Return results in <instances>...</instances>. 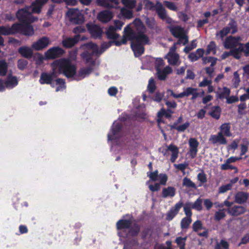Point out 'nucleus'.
<instances>
[{"label":"nucleus","instance_id":"dca6fc26","mask_svg":"<svg viewBox=\"0 0 249 249\" xmlns=\"http://www.w3.org/2000/svg\"><path fill=\"white\" fill-rule=\"evenodd\" d=\"M97 5L107 8H113L117 7L119 0H96Z\"/></svg>","mask_w":249,"mask_h":249},{"label":"nucleus","instance_id":"a878e982","mask_svg":"<svg viewBox=\"0 0 249 249\" xmlns=\"http://www.w3.org/2000/svg\"><path fill=\"white\" fill-rule=\"evenodd\" d=\"M116 31L115 28L113 26L110 25L105 33L107 38L109 39L117 40L116 39L120 37V35L116 33Z\"/></svg>","mask_w":249,"mask_h":249},{"label":"nucleus","instance_id":"c85d7f7f","mask_svg":"<svg viewBox=\"0 0 249 249\" xmlns=\"http://www.w3.org/2000/svg\"><path fill=\"white\" fill-rule=\"evenodd\" d=\"M175 194L176 189L174 187L169 186L167 188H163L162 190L161 196L163 198L173 197Z\"/></svg>","mask_w":249,"mask_h":249},{"label":"nucleus","instance_id":"ddd939ff","mask_svg":"<svg viewBox=\"0 0 249 249\" xmlns=\"http://www.w3.org/2000/svg\"><path fill=\"white\" fill-rule=\"evenodd\" d=\"M189 150L188 154L191 159H194L198 152L199 142L196 138H192L189 140Z\"/></svg>","mask_w":249,"mask_h":249},{"label":"nucleus","instance_id":"a19ab883","mask_svg":"<svg viewBox=\"0 0 249 249\" xmlns=\"http://www.w3.org/2000/svg\"><path fill=\"white\" fill-rule=\"evenodd\" d=\"M8 71V64L5 60H0V76H4Z\"/></svg>","mask_w":249,"mask_h":249},{"label":"nucleus","instance_id":"37998d69","mask_svg":"<svg viewBox=\"0 0 249 249\" xmlns=\"http://www.w3.org/2000/svg\"><path fill=\"white\" fill-rule=\"evenodd\" d=\"M231 93V90L229 88L224 87L223 88L222 91L219 93L218 95V98L220 99H223L224 98L227 99L228 97H229Z\"/></svg>","mask_w":249,"mask_h":249},{"label":"nucleus","instance_id":"1a4fd4ad","mask_svg":"<svg viewBox=\"0 0 249 249\" xmlns=\"http://www.w3.org/2000/svg\"><path fill=\"white\" fill-rule=\"evenodd\" d=\"M231 30L232 34H235L237 31L236 22L233 19L231 20L227 26L224 27L219 33H217L216 35H219L221 38H223L231 32Z\"/></svg>","mask_w":249,"mask_h":249},{"label":"nucleus","instance_id":"338daca9","mask_svg":"<svg viewBox=\"0 0 249 249\" xmlns=\"http://www.w3.org/2000/svg\"><path fill=\"white\" fill-rule=\"evenodd\" d=\"M155 68L157 70H159L160 68L164 66V62L161 58H158L155 60Z\"/></svg>","mask_w":249,"mask_h":249},{"label":"nucleus","instance_id":"9d476101","mask_svg":"<svg viewBox=\"0 0 249 249\" xmlns=\"http://www.w3.org/2000/svg\"><path fill=\"white\" fill-rule=\"evenodd\" d=\"M50 43L48 37L43 36L34 42L31 45V48L35 51H41L47 48Z\"/></svg>","mask_w":249,"mask_h":249},{"label":"nucleus","instance_id":"79ce46f5","mask_svg":"<svg viewBox=\"0 0 249 249\" xmlns=\"http://www.w3.org/2000/svg\"><path fill=\"white\" fill-rule=\"evenodd\" d=\"M182 185L187 188H193L194 189H197L196 184L187 177H185L183 179Z\"/></svg>","mask_w":249,"mask_h":249},{"label":"nucleus","instance_id":"603ef678","mask_svg":"<svg viewBox=\"0 0 249 249\" xmlns=\"http://www.w3.org/2000/svg\"><path fill=\"white\" fill-rule=\"evenodd\" d=\"M164 5L169 10L174 11H178V7L176 5L174 2L167 1V0H164L163 1Z\"/></svg>","mask_w":249,"mask_h":249},{"label":"nucleus","instance_id":"7ed1b4c3","mask_svg":"<svg viewBox=\"0 0 249 249\" xmlns=\"http://www.w3.org/2000/svg\"><path fill=\"white\" fill-rule=\"evenodd\" d=\"M144 4L145 9L151 10L154 8L156 14L160 19L165 20L169 24H172V18L167 16L166 9L159 0H157L156 4H154L152 1L149 0H145Z\"/></svg>","mask_w":249,"mask_h":249},{"label":"nucleus","instance_id":"412c9836","mask_svg":"<svg viewBox=\"0 0 249 249\" xmlns=\"http://www.w3.org/2000/svg\"><path fill=\"white\" fill-rule=\"evenodd\" d=\"M98 20L104 23H107L112 18V14L111 12L105 10L100 12L97 16Z\"/></svg>","mask_w":249,"mask_h":249},{"label":"nucleus","instance_id":"a18cd8bd","mask_svg":"<svg viewBox=\"0 0 249 249\" xmlns=\"http://www.w3.org/2000/svg\"><path fill=\"white\" fill-rule=\"evenodd\" d=\"M156 86L154 79L151 77L150 78L148 81V84L147 86V90L150 93H153L155 92L156 89Z\"/></svg>","mask_w":249,"mask_h":249},{"label":"nucleus","instance_id":"c9c22d12","mask_svg":"<svg viewBox=\"0 0 249 249\" xmlns=\"http://www.w3.org/2000/svg\"><path fill=\"white\" fill-rule=\"evenodd\" d=\"M172 35L175 37H180L185 35L183 29L178 26L172 27L170 29Z\"/></svg>","mask_w":249,"mask_h":249},{"label":"nucleus","instance_id":"393cba45","mask_svg":"<svg viewBox=\"0 0 249 249\" xmlns=\"http://www.w3.org/2000/svg\"><path fill=\"white\" fill-rule=\"evenodd\" d=\"M15 23L13 24L11 27L9 26H0V34L4 36L13 35L16 34L15 29Z\"/></svg>","mask_w":249,"mask_h":249},{"label":"nucleus","instance_id":"aec40b11","mask_svg":"<svg viewBox=\"0 0 249 249\" xmlns=\"http://www.w3.org/2000/svg\"><path fill=\"white\" fill-rule=\"evenodd\" d=\"M113 44H115L116 46H120L123 44H126V40L124 37V34H123L122 38L120 41L112 40L109 41L107 42H104L101 44V48L105 50L107 49L110 47Z\"/></svg>","mask_w":249,"mask_h":249},{"label":"nucleus","instance_id":"ea45409f","mask_svg":"<svg viewBox=\"0 0 249 249\" xmlns=\"http://www.w3.org/2000/svg\"><path fill=\"white\" fill-rule=\"evenodd\" d=\"M190 125V123L188 121H187L184 124L179 125H177L176 126H175V125H169V126L170 127L171 129H176L178 132H183L189 127Z\"/></svg>","mask_w":249,"mask_h":249},{"label":"nucleus","instance_id":"f8f14e48","mask_svg":"<svg viewBox=\"0 0 249 249\" xmlns=\"http://www.w3.org/2000/svg\"><path fill=\"white\" fill-rule=\"evenodd\" d=\"M241 37L230 36L226 38L224 42V47L227 49H232L237 47L240 44Z\"/></svg>","mask_w":249,"mask_h":249},{"label":"nucleus","instance_id":"69168bd1","mask_svg":"<svg viewBox=\"0 0 249 249\" xmlns=\"http://www.w3.org/2000/svg\"><path fill=\"white\" fill-rule=\"evenodd\" d=\"M249 142L246 141V144H241V153H240V156H242L244 155L248 151L249 149Z\"/></svg>","mask_w":249,"mask_h":249},{"label":"nucleus","instance_id":"c03bdc74","mask_svg":"<svg viewBox=\"0 0 249 249\" xmlns=\"http://www.w3.org/2000/svg\"><path fill=\"white\" fill-rule=\"evenodd\" d=\"M192 218L190 217H185L183 218L180 222V226L181 229H186L188 228L189 225L192 222Z\"/></svg>","mask_w":249,"mask_h":249},{"label":"nucleus","instance_id":"0e129e2a","mask_svg":"<svg viewBox=\"0 0 249 249\" xmlns=\"http://www.w3.org/2000/svg\"><path fill=\"white\" fill-rule=\"evenodd\" d=\"M160 182V185H165L168 180V176L166 174H160L159 175Z\"/></svg>","mask_w":249,"mask_h":249},{"label":"nucleus","instance_id":"8fccbe9b","mask_svg":"<svg viewBox=\"0 0 249 249\" xmlns=\"http://www.w3.org/2000/svg\"><path fill=\"white\" fill-rule=\"evenodd\" d=\"M212 52H213V54H215L216 53V44L213 41H211L209 45L207 46L206 54L208 55L210 54Z\"/></svg>","mask_w":249,"mask_h":249},{"label":"nucleus","instance_id":"bf43d9fd","mask_svg":"<svg viewBox=\"0 0 249 249\" xmlns=\"http://www.w3.org/2000/svg\"><path fill=\"white\" fill-rule=\"evenodd\" d=\"M231 184H227L225 185H222L219 188L218 193L219 194L224 193L228 191L231 190Z\"/></svg>","mask_w":249,"mask_h":249},{"label":"nucleus","instance_id":"052dcab7","mask_svg":"<svg viewBox=\"0 0 249 249\" xmlns=\"http://www.w3.org/2000/svg\"><path fill=\"white\" fill-rule=\"evenodd\" d=\"M158 170H156L153 172H148L147 176L149 177L151 180L155 181L158 179Z\"/></svg>","mask_w":249,"mask_h":249},{"label":"nucleus","instance_id":"f3484780","mask_svg":"<svg viewBox=\"0 0 249 249\" xmlns=\"http://www.w3.org/2000/svg\"><path fill=\"white\" fill-rule=\"evenodd\" d=\"M226 211L231 215L237 216L245 213L246 209L242 206L234 205L231 208L227 209Z\"/></svg>","mask_w":249,"mask_h":249},{"label":"nucleus","instance_id":"f03ea898","mask_svg":"<svg viewBox=\"0 0 249 249\" xmlns=\"http://www.w3.org/2000/svg\"><path fill=\"white\" fill-rule=\"evenodd\" d=\"M53 65L58 66V74H63L67 78H70L75 76L76 67L71 61L66 58H61L53 61Z\"/></svg>","mask_w":249,"mask_h":249},{"label":"nucleus","instance_id":"20e7f679","mask_svg":"<svg viewBox=\"0 0 249 249\" xmlns=\"http://www.w3.org/2000/svg\"><path fill=\"white\" fill-rule=\"evenodd\" d=\"M30 9L31 6H26L17 11L16 15L19 23H32L38 20L37 17L31 14Z\"/></svg>","mask_w":249,"mask_h":249},{"label":"nucleus","instance_id":"680f3d73","mask_svg":"<svg viewBox=\"0 0 249 249\" xmlns=\"http://www.w3.org/2000/svg\"><path fill=\"white\" fill-rule=\"evenodd\" d=\"M28 64V61L24 59H19L18 61V67L20 70H24Z\"/></svg>","mask_w":249,"mask_h":249},{"label":"nucleus","instance_id":"7c9ffc66","mask_svg":"<svg viewBox=\"0 0 249 249\" xmlns=\"http://www.w3.org/2000/svg\"><path fill=\"white\" fill-rule=\"evenodd\" d=\"M128 231L127 235L131 237H137L140 233L141 226L137 223H134L132 227H130L128 229Z\"/></svg>","mask_w":249,"mask_h":249},{"label":"nucleus","instance_id":"2f4dec72","mask_svg":"<svg viewBox=\"0 0 249 249\" xmlns=\"http://www.w3.org/2000/svg\"><path fill=\"white\" fill-rule=\"evenodd\" d=\"M153 232V229L149 226L144 227L141 233V237L142 240H145L146 238H151Z\"/></svg>","mask_w":249,"mask_h":249},{"label":"nucleus","instance_id":"6e6552de","mask_svg":"<svg viewBox=\"0 0 249 249\" xmlns=\"http://www.w3.org/2000/svg\"><path fill=\"white\" fill-rule=\"evenodd\" d=\"M65 52V51L59 47H53L45 52V56L48 59H54L62 56Z\"/></svg>","mask_w":249,"mask_h":249},{"label":"nucleus","instance_id":"bb28decb","mask_svg":"<svg viewBox=\"0 0 249 249\" xmlns=\"http://www.w3.org/2000/svg\"><path fill=\"white\" fill-rule=\"evenodd\" d=\"M18 52L22 56L26 58H31L33 54L32 49L26 46L19 47L18 49Z\"/></svg>","mask_w":249,"mask_h":249},{"label":"nucleus","instance_id":"774afa93","mask_svg":"<svg viewBox=\"0 0 249 249\" xmlns=\"http://www.w3.org/2000/svg\"><path fill=\"white\" fill-rule=\"evenodd\" d=\"M148 188L152 192L159 191L160 189V184L159 183H155L154 185L150 184Z\"/></svg>","mask_w":249,"mask_h":249},{"label":"nucleus","instance_id":"6ab92c4d","mask_svg":"<svg viewBox=\"0 0 249 249\" xmlns=\"http://www.w3.org/2000/svg\"><path fill=\"white\" fill-rule=\"evenodd\" d=\"M209 141L213 144L217 143L220 144H226L227 143L226 138L219 132L216 135H211L209 138Z\"/></svg>","mask_w":249,"mask_h":249},{"label":"nucleus","instance_id":"72a5a7b5","mask_svg":"<svg viewBox=\"0 0 249 249\" xmlns=\"http://www.w3.org/2000/svg\"><path fill=\"white\" fill-rule=\"evenodd\" d=\"M221 107L218 106H213L211 108V111L209 112L208 114L213 118L218 120L221 115Z\"/></svg>","mask_w":249,"mask_h":249},{"label":"nucleus","instance_id":"a211bd4d","mask_svg":"<svg viewBox=\"0 0 249 249\" xmlns=\"http://www.w3.org/2000/svg\"><path fill=\"white\" fill-rule=\"evenodd\" d=\"M93 71L92 67L91 66L86 68H81L75 74L74 79L77 81L80 80L85 77L86 75H89Z\"/></svg>","mask_w":249,"mask_h":249},{"label":"nucleus","instance_id":"c756f323","mask_svg":"<svg viewBox=\"0 0 249 249\" xmlns=\"http://www.w3.org/2000/svg\"><path fill=\"white\" fill-rule=\"evenodd\" d=\"M53 80L52 77L49 73L46 72H43L41 73L39 81L40 84L41 85H51Z\"/></svg>","mask_w":249,"mask_h":249},{"label":"nucleus","instance_id":"58836bf2","mask_svg":"<svg viewBox=\"0 0 249 249\" xmlns=\"http://www.w3.org/2000/svg\"><path fill=\"white\" fill-rule=\"evenodd\" d=\"M168 63L173 65H175L178 63V61L179 59V55L177 53H168Z\"/></svg>","mask_w":249,"mask_h":249},{"label":"nucleus","instance_id":"473e14b6","mask_svg":"<svg viewBox=\"0 0 249 249\" xmlns=\"http://www.w3.org/2000/svg\"><path fill=\"white\" fill-rule=\"evenodd\" d=\"M223 136L226 137H231V125L230 123L222 124L220 127V131Z\"/></svg>","mask_w":249,"mask_h":249},{"label":"nucleus","instance_id":"864d4df0","mask_svg":"<svg viewBox=\"0 0 249 249\" xmlns=\"http://www.w3.org/2000/svg\"><path fill=\"white\" fill-rule=\"evenodd\" d=\"M192 228L195 232H197L199 230L204 229L203 227L202 222L199 220H196L193 224Z\"/></svg>","mask_w":249,"mask_h":249},{"label":"nucleus","instance_id":"f704fd0d","mask_svg":"<svg viewBox=\"0 0 249 249\" xmlns=\"http://www.w3.org/2000/svg\"><path fill=\"white\" fill-rule=\"evenodd\" d=\"M238 48H233L231 49V55L236 59H239L241 57V53L244 52V44L241 43L238 45Z\"/></svg>","mask_w":249,"mask_h":249},{"label":"nucleus","instance_id":"cd10ccee","mask_svg":"<svg viewBox=\"0 0 249 249\" xmlns=\"http://www.w3.org/2000/svg\"><path fill=\"white\" fill-rule=\"evenodd\" d=\"M122 129V125L119 123H117L116 124H113L111 128L112 134H108V140L110 141L114 139L113 136L118 134Z\"/></svg>","mask_w":249,"mask_h":249},{"label":"nucleus","instance_id":"4468645a","mask_svg":"<svg viewBox=\"0 0 249 249\" xmlns=\"http://www.w3.org/2000/svg\"><path fill=\"white\" fill-rule=\"evenodd\" d=\"M183 205V203L182 201H179L174 207H172L166 213V220H172L178 213Z\"/></svg>","mask_w":249,"mask_h":249},{"label":"nucleus","instance_id":"de8ad7c7","mask_svg":"<svg viewBox=\"0 0 249 249\" xmlns=\"http://www.w3.org/2000/svg\"><path fill=\"white\" fill-rule=\"evenodd\" d=\"M32 6L33 7H31L30 9H31L30 11L31 14L33 13L39 14L41 12L42 7L43 5L38 3H34V2H33L32 4Z\"/></svg>","mask_w":249,"mask_h":249},{"label":"nucleus","instance_id":"39448f33","mask_svg":"<svg viewBox=\"0 0 249 249\" xmlns=\"http://www.w3.org/2000/svg\"><path fill=\"white\" fill-rule=\"evenodd\" d=\"M31 23H15V30L16 34L19 33L21 35L27 36H31L35 34L33 26Z\"/></svg>","mask_w":249,"mask_h":249},{"label":"nucleus","instance_id":"2eb2a0df","mask_svg":"<svg viewBox=\"0 0 249 249\" xmlns=\"http://www.w3.org/2000/svg\"><path fill=\"white\" fill-rule=\"evenodd\" d=\"M80 36L75 35L73 37H66L62 41V46L66 48H71L76 44L80 40Z\"/></svg>","mask_w":249,"mask_h":249},{"label":"nucleus","instance_id":"423d86ee","mask_svg":"<svg viewBox=\"0 0 249 249\" xmlns=\"http://www.w3.org/2000/svg\"><path fill=\"white\" fill-rule=\"evenodd\" d=\"M67 14L70 21L75 24H82L85 21L84 16L77 9H69Z\"/></svg>","mask_w":249,"mask_h":249},{"label":"nucleus","instance_id":"49530a36","mask_svg":"<svg viewBox=\"0 0 249 249\" xmlns=\"http://www.w3.org/2000/svg\"><path fill=\"white\" fill-rule=\"evenodd\" d=\"M173 113H174V111L169 108H167L166 110L162 108L159 111L160 116H164L166 118H170Z\"/></svg>","mask_w":249,"mask_h":249},{"label":"nucleus","instance_id":"5fc2aeb1","mask_svg":"<svg viewBox=\"0 0 249 249\" xmlns=\"http://www.w3.org/2000/svg\"><path fill=\"white\" fill-rule=\"evenodd\" d=\"M232 82L234 88H237L240 82L239 74L238 71H236L233 73V77L232 80Z\"/></svg>","mask_w":249,"mask_h":249},{"label":"nucleus","instance_id":"6e6d98bb","mask_svg":"<svg viewBox=\"0 0 249 249\" xmlns=\"http://www.w3.org/2000/svg\"><path fill=\"white\" fill-rule=\"evenodd\" d=\"M197 180L199 181L202 184L205 183L207 181L206 175L204 173L203 171L198 174L197 176Z\"/></svg>","mask_w":249,"mask_h":249},{"label":"nucleus","instance_id":"b1692460","mask_svg":"<svg viewBox=\"0 0 249 249\" xmlns=\"http://www.w3.org/2000/svg\"><path fill=\"white\" fill-rule=\"evenodd\" d=\"M94 52H89L85 51L81 54L82 57L85 60L86 64H89L91 67H93L95 65V61L93 60V55Z\"/></svg>","mask_w":249,"mask_h":249},{"label":"nucleus","instance_id":"09e8293b","mask_svg":"<svg viewBox=\"0 0 249 249\" xmlns=\"http://www.w3.org/2000/svg\"><path fill=\"white\" fill-rule=\"evenodd\" d=\"M225 210V209H223L216 212L214 214V220L219 221L224 218L226 216V214L224 212Z\"/></svg>","mask_w":249,"mask_h":249},{"label":"nucleus","instance_id":"4d7b16f0","mask_svg":"<svg viewBox=\"0 0 249 249\" xmlns=\"http://www.w3.org/2000/svg\"><path fill=\"white\" fill-rule=\"evenodd\" d=\"M122 4L125 6L132 8L136 4V2L134 0H121Z\"/></svg>","mask_w":249,"mask_h":249},{"label":"nucleus","instance_id":"e2e57ef3","mask_svg":"<svg viewBox=\"0 0 249 249\" xmlns=\"http://www.w3.org/2000/svg\"><path fill=\"white\" fill-rule=\"evenodd\" d=\"M178 40L177 42L176 43V44H180L181 43H182L183 45H186L188 43L189 40H188V37L186 35H183L182 36H181L180 37H178Z\"/></svg>","mask_w":249,"mask_h":249},{"label":"nucleus","instance_id":"5701e85b","mask_svg":"<svg viewBox=\"0 0 249 249\" xmlns=\"http://www.w3.org/2000/svg\"><path fill=\"white\" fill-rule=\"evenodd\" d=\"M132 223V220L130 219H121L117 222L116 228L118 230L128 229L131 226Z\"/></svg>","mask_w":249,"mask_h":249},{"label":"nucleus","instance_id":"13d9d810","mask_svg":"<svg viewBox=\"0 0 249 249\" xmlns=\"http://www.w3.org/2000/svg\"><path fill=\"white\" fill-rule=\"evenodd\" d=\"M174 167L178 169V170L184 172L185 169L187 168L188 166V163L185 161L184 163H180V164H174Z\"/></svg>","mask_w":249,"mask_h":249},{"label":"nucleus","instance_id":"4be33fe9","mask_svg":"<svg viewBox=\"0 0 249 249\" xmlns=\"http://www.w3.org/2000/svg\"><path fill=\"white\" fill-rule=\"evenodd\" d=\"M249 197L248 193L244 192H238L235 195V201L240 204H242L247 202Z\"/></svg>","mask_w":249,"mask_h":249},{"label":"nucleus","instance_id":"e433bc0d","mask_svg":"<svg viewBox=\"0 0 249 249\" xmlns=\"http://www.w3.org/2000/svg\"><path fill=\"white\" fill-rule=\"evenodd\" d=\"M18 84L17 78L16 76L8 75L6 80L4 82L5 86L8 87H15Z\"/></svg>","mask_w":249,"mask_h":249},{"label":"nucleus","instance_id":"4c0bfd02","mask_svg":"<svg viewBox=\"0 0 249 249\" xmlns=\"http://www.w3.org/2000/svg\"><path fill=\"white\" fill-rule=\"evenodd\" d=\"M188 203H190L192 209L198 212L202 210V199L200 197L198 198L193 203L191 202Z\"/></svg>","mask_w":249,"mask_h":249},{"label":"nucleus","instance_id":"9b49d317","mask_svg":"<svg viewBox=\"0 0 249 249\" xmlns=\"http://www.w3.org/2000/svg\"><path fill=\"white\" fill-rule=\"evenodd\" d=\"M169 151L172 152L170 161L171 162L174 163L178 156V148L176 145L172 143L167 146L166 149H163L161 152L164 156H166Z\"/></svg>","mask_w":249,"mask_h":249},{"label":"nucleus","instance_id":"0eeeda50","mask_svg":"<svg viewBox=\"0 0 249 249\" xmlns=\"http://www.w3.org/2000/svg\"><path fill=\"white\" fill-rule=\"evenodd\" d=\"M86 27L92 38L95 39L102 38L104 32L99 25L89 22L86 24Z\"/></svg>","mask_w":249,"mask_h":249},{"label":"nucleus","instance_id":"3c124183","mask_svg":"<svg viewBox=\"0 0 249 249\" xmlns=\"http://www.w3.org/2000/svg\"><path fill=\"white\" fill-rule=\"evenodd\" d=\"M192 209V208L191 207V205H190V203H189L188 202L185 203V204L183 207V210H184L185 214L186 216V217L191 218L192 214H193L192 211H191Z\"/></svg>","mask_w":249,"mask_h":249},{"label":"nucleus","instance_id":"f257e3e1","mask_svg":"<svg viewBox=\"0 0 249 249\" xmlns=\"http://www.w3.org/2000/svg\"><path fill=\"white\" fill-rule=\"evenodd\" d=\"M133 26L127 25L124 30L126 42L131 41L130 47L136 57L141 56L144 52V45L150 44L148 36L145 34L146 27L140 18H136Z\"/></svg>","mask_w":249,"mask_h":249}]
</instances>
